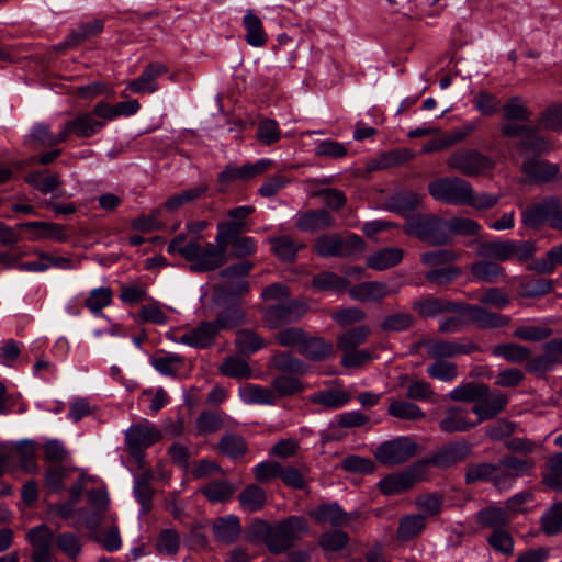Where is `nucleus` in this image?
<instances>
[{"label":"nucleus","instance_id":"nucleus-7","mask_svg":"<svg viewBox=\"0 0 562 562\" xmlns=\"http://www.w3.org/2000/svg\"><path fill=\"white\" fill-rule=\"evenodd\" d=\"M364 240L355 234L341 237L338 234L321 235L314 251L321 257H351L364 250Z\"/></svg>","mask_w":562,"mask_h":562},{"label":"nucleus","instance_id":"nucleus-46","mask_svg":"<svg viewBox=\"0 0 562 562\" xmlns=\"http://www.w3.org/2000/svg\"><path fill=\"white\" fill-rule=\"evenodd\" d=\"M207 190L209 186L206 183H200L194 188L182 190L169 196L164 205L169 211H176L187 203L199 200Z\"/></svg>","mask_w":562,"mask_h":562},{"label":"nucleus","instance_id":"nucleus-63","mask_svg":"<svg viewBox=\"0 0 562 562\" xmlns=\"http://www.w3.org/2000/svg\"><path fill=\"white\" fill-rule=\"evenodd\" d=\"M153 367L161 374L176 376L183 368L184 360L177 355H167L161 357H154L151 360Z\"/></svg>","mask_w":562,"mask_h":562},{"label":"nucleus","instance_id":"nucleus-50","mask_svg":"<svg viewBox=\"0 0 562 562\" xmlns=\"http://www.w3.org/2000/svg\"><path fill=\"white\" fill-rule=\"evenodd\" d=\"M312 285L319 291H345L349 281L331 271H323L312 279Z\"/></svg>","mask_w":562,"mask_h":562},{"label":"nucleus","instance_id":"nucleus-21","mask_svg":"<svg viewBox=\"0 0 562 562\" xmlns=\"http://www.w3.org/2000/svg\"><path fill=\"white\" fill-rule=\"evenodd\" d=\"M218 329L213 321L202 322L195 327L180 337V341L194 348L211 347L218 334Z\"/></svg>","mask_w":562,"mask_h":562},{"label":"nucleus","instance_id":"nucleus-20","mask_svg":"<svg viewBox=\"0 0 562 562\" xmlns=\"http://www.w3.org/2000/svg\"><path fill=\"white\" fill-rule=\"evenodd\" d=\"M295 226L307 233L329 229L335 226V218L327 210H311L300 214Z\"/></svg>","mask_w":562,"mask_h":562},{"label":"nucleus","instance_id":"nucleus-11","mask_svg":"<svg viewBox=\"0 0 562 562\" xmlns=\"http://www.w3.org/2000/svg\"><path fill=\"white\" fill-rule=\"evenodd\" d=\"M472 454V445L467 440L451 441L424 461L425 465H434L438 469H448L465 461Z\"/></svg>","mask_w":562,"mask_h":562},{"label":"nucleus","instance_id":"nucleus-52","mask_svg":"<svg viewBox=\"0 0 562 562\" xmlns=\"http://www.w3.org/2000/svg\"><path fill=\"white\" fill-rule=\"evenodd\" d=\"M245 314L240 305L232 304L222 310L213 323L216 325L218 331L227 330L237 327L244 321Z\"/></svg>","mask_w":562,"mask_h":562},{"label":"nucleus","instance_id":"nucleus-24","mask_svg":"<svg viewBox=\"0 0 562 562\" xmlns=\"http://www.w3.org/2000/svg\"><path fill=\"white\" fill-rule=\"evenodd\" d=\"M140 108L137 100L122 101L116 104H110L105 101H100L94 105V113L105 121L115 120L119 116H130L135 114Z\"/></svg>","mask_w":562,"mask_h":562},{"label":"nucleus","instance_id":"nucleus-42","mask_svg":"<svg viewBox=\"0 0 562 562\" xmlns=\"http://www.w3.org/2000/svg\"><path fill=\"white\" fill-rule=\"evenodd\" d=\"M558 266H562V244L552 247L543 258L533 260L527 269L538 274H550Z\"/></svg>","mask_w":562,"mask_h":562},{"label":"nucleus","instance_id":"nucleus-28","mask_svg":"<svg viewBox=\"0 0 562 562\" xmlns=\"http://www.w3.org/2000/svg\"><path fill=\"white\" fill-rule=\"evenodd\" d=\"M333 344L322 337H310L307 334L299 348V353L311 361H323L333 352Z\"/></svg>","mask_w":562,"mask_h":562},{"label":"nucleus","instance_id":"nucleus-19","mask_svg":"<svg viewBox=\"0 0 562 562\" xmlns=\"http://www.w3.org/2000/svg\"><path fill=\"white\" fill-rule=\"evenodd\" d=\"M166 72H168V68L165 65L150 63L138 78L127 83L126 90L133 93H153L158 89L156 79Z\"/></svg>","mask_w":562,"mask_h":562},{"label":"nucleus","instance_id":"nucleus-27","mask_svg":"<svg viewBox=\"0 0 562 562\" xmlns=\"http://www.w3.org/2000/svg\"><path fill=\"white\" fill-rule=\"evenodd\" d=\"M404 257V250L396 247L383 248L371 254L366 263L369 268L383 271L398 265Z\"/></svg>","mask_w":562,"mask_h":562},{"label":"nucleus","instance_id":"nucleus-9","mask_svg":"<svg viewBox=\"0 0 562 562\" xmlns=\"http://www.w3.org/2000/svg\"><path fill=\"white\" fill-rule=\"evenodd\" d=\"M307 310L308 306L305 302L288 300L267 306L262 312V317L270 328L277 329L300 321Z\"/></svg>","mask_w":562,"mask_h":562},{"label":"nucleus","instance_id":"nucleus-4","mask_svg":"<svg viewBox=\"0 0 562 562\" xmlns=\"http://www.w3.org/2000/svg\"><path fill=\"white\" fill-rule=\"evenodd\" d=\"M307 532L308 526L304 517L290 516L271 526L266 546L271 553L279 554L292 548L295 541Z\"/></svg>","mask_w":562,"mask_h":562},{"label":"nucleus","instance_id":"nucleus-32","mask_svg":"<svg viewBox=\"0 0 562 562\" xmlns=\"http://www.w3.org/2000/svg\"><path fill=\"white\" fill-rule=\"evenodd\" d=\"M516 147L522 155L535 156L549 154L553 148L551 142L539 135L535 127L516 144Z\"/></svg>","mask_w":562,"mask_h":562},{"label":"nucleus","instance_id":"nucleus-5","mask_svg":"<svg viewBox=\"0 0 562 562\" xmlns=\"http://www.w3.org/2000/svg\"><path fill=\"white\" fill-rule=\"evenodd\" d=\"M162 439V432L147 420L131 426L125 432V446L130 456L144 465L145 450Z\"/></svg>","mask_w":562,"mask_h":562},{"label":"nucleus","instance_id":"nucleus-23","mask_svg":"<svg viewBox=\"0 0 562 562\" xmlns=\"http://www.w3.org/2000/svg\"><path fill=\"white\" fill-rule=\"evenodd\" d=\"M65 142L63 130L58 134H54L44 123L36 124L25 138V145L31 148L55 147Z\"/></svg>","mask_w":562,"mask_h":562},{"label":"nucleus","instance_id":"nucleus-29","mask_svg":"<svg viewBox=\"0 0 562 562\" xmlns=\"http://www.w3.org/2000/svg\"><path fill=\"white\" fill-rule=\"evenodd\" d=\"M151 470H146L138 474L135 479L134 495L142 506V513L148 514L153 507V496L155 491L151 486L153 481Z\"/></svg>","mask_w":562,"mask_h":562},{"label":"nucleus","instance_id":"nucleus-49","mask_svg":"<svg viewBox=\"0 0 562 562\" xmlns=\"http://www.w3.org/2000/svg\"><path fill=\"white\" fill-rule=\"evenodd\" d=\"M509 520L507 512L499 507H487L477 514L479 524L493 530L504 529Z\"/></svg>","mask_w":562,"mask_h":562},{"label":"nucleus","instance_id":"nucleus-55","mask_svg":"<svg viewBox=\"0 0 562 562\" xmlns=\"http://www.w3.org/2000/svg\"><path fill=\"white\" fill-rule=\"evenodd\" d=\"M494 463L479 462L470 463L465 468L464 480L471 485L482 481H491L494 484Z\"/></svg>","mask_w":562,"mask_h":562},{"label":"nucleus","instance_id":"nucleus-56","mask_svg":"<svg viewBox=\"0 0 562 562\" xmlns=\"http://www.w3.org/2000/svg\"><path fill=\"white\" fill-rule=\"evenodd\" d=\"M389 414L393 417L407 420H420L425 418V413L418 405L406 401L391 402Z\"/></svg>","mask_w":562,"mask_h":562},{"label":"nucleus","instance_id":"nucleus-38","mask_svg":"<svg viewBox=\"0 0 562 562\" xmlns=\"http://www.w3.org/2000/svg\"><path fill=\"white\" fill-rule=\"evenodd\" d=\"M271 367L278 371L303 375L307 372V364L289 352L277 351L270 360Z\"/></svg>","mask_w":562,"mask_h":562},{"label":"nucleus","instance_id":"nucleus-2","mask_svg":"<svg viewBox=\"0 0 562 562\" xmlns=\"http://www.w3.org/2000/svg\"><path fill=\"white\" fill-rule=\"evenodd\" d=\"M413 310L422 317H435L443 313H460L470 323L480 329L506 327L510 324L507 315L490 312L482 305L459 303L439 297L428 296L413 303Z\"/></svg>","mask_w":562,"mask_h":562},{"label":"nucleus","instance_id":"nucleus-30","mask_svg":"<svg viewBox=\"0 0 562 562\" xmlns=\"http://www.w3.org/2000/svg\"><path fill=\"white\" fill-rule=\"evenodd\" d=\"M255 212L251 205L238 206L227 212L228 220L217 224V232H227L234 229L235 232H248L250 229L247 223V217Z\"/></svg>","mask_w":562,"mask_h":562},{"label":"nucleus","instance_id":"nucleus-10","mask_svg":"<svg viewBox=\"0 0 562 562\" xmlns=\"http://www.w3.org/2000/svg\"><path fill=\"white\" fill-rule=\"evenodd\" d=\"M494 486L505 488L517 477L527 474L535 467L531 458H517L512 454L504 456L497 463H494Z\"/></svg>","mask_w":562,"mask_h":562},{"label":"nucleus","instance_id":"nucleus-61","mask_svg":"<svg viewBox=\"0 0 562 562\" xmlns=\"http://www.w3.org/2000/svg\"><path fill=\"white\" fill-rule=\"evenodd\" d=\"M427 374L435 380L451 382L458 376V366L447 360H435L428 366Z\"/></svg>","mask_w":562,"mask_h":562},{"label":"nucleus","instance_id":"nucleus-58","mask_svg":"<svg viewBox=\"0 0 562 562\" xmlns=\"http://www.w3.org/2000/svg\"><path fill=\"white\" fill-rule=\"evenodd\" d=\"M553 290L551 280L532 278L521 282L519 294L522 297H538L550 293Z\"/></svg>","mask_w":562,"mask_h":562},{"label":"nucleus","instance_id":"nucleus-26","mask_svg":"<svg viewBox=\"0 0 562 562\" xmlns=\"http://www.w3.org/2000/svg\"><path fill=\"white\" fill-rule=\"evenodd\" d=\"M20 229H36L33 239H53L56 241H66L68 235L65 226L50 222H26L19 224Z\"/></svg>","mask_w":562,"mask_h":562},{"label":"nucleus","instance_id":"nucleus-48","mask_svg":"<svg viewBox=\"0 0 562 562\" xmlns=\"http://www.w3.org/2000/svg\"><path fill=\"white\" fill-rule=\"evenodd\" d=\"M241 400L247 404H274V392L257 384H246L239 390Z\"/></svg>","mask_w":562,"mask_h":562},{"label":"nucleus","instance_id":"nucleus-15","mask_svg":"<svg viewBox=\"0 0 562 562\" xmlns=\"http://www.w3.org/2000/svg\"><path fill=\"white\" fill-rule=\"evenodd\" d=\"M105 126V120H102L94 113V108L91 112H80L72 120L65 123L63 131L66 140L70 135L79 138H89L97 134Z\"/></svg>","mask_w":562,"mask_h":562},{"label":"nucleus","instance_id":"nucleus-22","mask_svg":"<svg viewBox=\"0 0 562 562\" xmlns=\"http://www.w3.org/2000/svg\"><path fill=\"white\" fill-rule=\"evenodd\" d=\"M392 293H396V290L391 291L386 283L380 281H366L349 290L350 297L360 302H380Z\"/></svg>","mask_w":562,"mask_h":562},{"label":"nucleus","instance_id":"nucleus-40","mask_svg":"<svg viewBox=\"0 0 562 562\" xmlns=\"http://www.w3.org/2000/svg\"><path fill=\"white\" fill-rule=\"evenodd\" d=\"M512 240L484 241L477 247V256L493 261L510 260Z\"/></svg>","mask_w":562,"mask_h":562},{"label":"nucleus","instance_id":"nucleus-33","mask_svg":"<svg viewBox=\"0 0 562 562\" xmlns=\"http://www.w3.org/2000/svg\"><path fill=\"white\" fill-rule=\"evenodd\" d=\"M416 480L412 472H402L387 475L380 481V491L385 495H397L412 488Z\"/></svg>","mask_w":562,"mask_h":562},{"label":"nucleus","instance_id":"nucleus-60","mask_svg":"<svg viewBox=\"0 0 562 562\" xmlns=\"http://www.w3.org/2000/svg\"><path fill=\"white\" fill-rule=\"evenodd\" d=\"M224 426L223 417L213 411H203L196 417L195 427L200 435L212 434L221 430Z\"/></svg>","mask_w":562,"mask_h":562},{"label":"nucleus","instance_id":"nucleus-53","mask_svg":"<svg viewBox=\"0 0 562 562\" xmlns=\"http://www.w3.org/2000/svg\"><path fill=\"white\" fill-rule=\"evenodd\" d=\"M426 518L424 515H407L400 520L397 538L408 541L419 535L424 528Z\"/></svg>","mask_w":562,"mask_h":562},{"label":"nucleus","instance_id":"nucleus-6","mask_svg":"<svg viewBox=\"0 0 562 562\" xmlns=\"http://www.w3.org/2000/svg\"><path fill=\"white\" fill-rule=\"evenodd\" d=\"M447 167L467 177H476L495 168V161L472 148H459L452 151L447 160Z\"/></svg>","mask_w":562,"mask_h":562},{"label":"nucleus","instance_id":"nucleus-62","mask_svg":"<svg viewBox=\"0 0 562 562\" xmlns=\"http://www.w3.org/2000/svg\"><path fill=\"white\" fill-rule=\"evenodd\" d=\"M503 117L507 121L531 122V112L518 97L510 98L502 108Z\"/></svg>","mask_w":562,"mask_h":562},{"label":"nucleus","instance_id":"nucleus-44","mask_svg":"<svg viewBox=\"0 0 562 562\" xmlns=\"http://www.w3.org/2000/svg\"><path fill=\"white\" fill-rule=\"evenodd\" d=\"M492 353L504 358L510 363L527 362L531 357V350L528 347L514 342L496 345L493 347Z\"/></svg>","mask_w":562,"mask_h":562},{"label":"nucleus","instance_id":"nucleus-45","mask_svg":"<svg viewBox=\"0 0 562 562\" xmlns=\"http://www.w3.org/2000/svg\"><path fill=\"white\" fill-rule=\"evenodd\" d=\"M246 29V42L254 47H261L267 43L268 36L263 30L262 22L258 15L248 12L244 16Z\"/></svg>","mask_w":562,"mask_h":562},{"label":"nucleus","instance_id":"nucleus-13","mask_svg":"<svg viewBox=\"0 0 562 562\" xmlns=\"http://www.w3.org/2000/svg\"><path fill=\"white\" fill-rule=\"evenodd\" d=\"M420 345L426 347L428 358L434 360L456 358L480 349L477 345L470 340L457 342L443 339H429L422 341Z\"/></svg>","mask_w":562,"mask_h":562},{"label":"nucleus","instance_id":"nucleus-34","mask_svg":"<svg viewBox=\"0 0 562 562\" xmlns=\"http://www.w3.org/2000/svg\"><path fill=\"white\" fill-rule=\"evenodd\" d=\"M217 451L233 460L243 458L248 451L245 438L237 434H225L217 442Z\"/></svg>","mask_w":562,"mask_h":562},{"label":"nucleus","instance_id":"nucleus-17","mask_svg":"<svg viewBox=\"0 0 562 562\" xmlns=\"http://www.w3.org/2000/svg\"><path fill=\"white\" fill-rule=\"evenodd\" d=\"M521 171L532 183H549L560 176V166L548 160L527 157L521 165Z\"/></svg>","mask_w":562,"mask_h":562},{"label":"nucleus","instance_id":"nucleus-18","mask_svg":"<svg viewBox=\"0 0 562 562\" xmlns=\"http://www.w3.org/2000/svg\"><path fill=\"white\" fill-rule=\"evenodd\" d=\"M508 396L499 391L491 392L487 385L486 395L482 396L472 412L477 416L479 424L495 418L507 406Z\"/></svg>","mask_w":562,"mask_h":562},{"label":"nucleus","instance_id":"nucleus-31","mask_svg":"<svg viewBox=\"0 0 562 562\" xmlns=\"http://www.w3.org/2000/svg\"><path fill=\"white\" fill-rule=\"evenodd\" d=\"M213 531L217 540L232 543L239 537L241 526L238 517L229 515L216 518L213 522Z\"/></svg>","mask_w":562,"mask_h":562},{"label":"nucleus","instance_id":"nucleus-59","mask_svg":"<svg viewBox=\"0 0 562 562\" xmlns=\"http://www.w3.org/2000/svg\"><path fill=\"white\" fill-rule=\"evenodd\" d=\"M454 235L460 236H476L481 231V225L471 218L468 217H452L449 221H446V231Z\"/></svg>","mask_w":562,"mask_h":562},{"label":"nucleus","instance_id":"nucleus-25","mask_svg":"<svg viewBox=\"0 0 562 562\" xmlns=\"http://www.w3.org/2000/svg\"><path fill=\"white\" fill-rule=\"evenodd\" d=\"M469 270L474 279L486 283H495L506 277L505 269L502 266L486 258L471 263Z\"/></svg>","mask_w":562,"mask_h":562},{"label":"nucleus","instance_id":"nucleus-51","mask_svg":"<svg viewBox=\"0 0 562 562\" xmlns=\"http://www.w3.org/2000/svg\"><path fill=\"white\" fill-rule=\"evenodd\" d=\"M273 252L278 258L285 262H293L296 258L297 251L304 247L302 244H296L289 236L274 237L270 239Z\"/></svg>","mask_w":562,"mask_h":562},{"label":"nucleus","instance_id":"nucleus-16","mask_svg":"<svg viewBox=\"0 0 562 562\" xmlns=\"http://www.w3.org/2000/svg\"><path fill=\"white\" fill-rule=\"evenodd\" d=\"M557 207V196L550 195L540 202L532 203L525 207L521 213V222L529 228L538 229L547 222L550 223L553 209Z\"/></svg>","mask_w":562,"mask_h":562},{"label":"nucleus","instance_id":"nucleus-36","mask_svg":"<svg viewBox=\"0 0 562 562\" xmlns=\"http://www.w3.org/2000/svg\"><path fill=\"white\" fill-rule=\"evenodd\" d=\"M238 501L244 510L255 513L266 505L267 493L261 486L249 484L239 493Z\"/></svg>","mask_w":562,"mask_h":562},{"label":"nucleus","instance_id":"nucleus-1","mask_svg":"<svg viewBox=\"0 0 562 562\" xmlns=\"http://www.w3.org/2000/svg\"><path fill=\"white\" fill-rule=\"evenodd\" d=\"M245 232H217L215 243H201L200 236L189 238L187 234L176 235L168 244L170 255H179L189 262L192 272H211L223 267L228 258L241 259L257 250L256 240Z\"/></svg>","mask_w":562,"mask_h":562},{"label":"nucleus","instance_id":"nucleus-12","mask_svg":"<svg viewBox=\"0 0 562 562\" xmlns=\"http://www.w3.org/2000/svg\"><path fill=\"white\" fill-rule=\"evenodd\" d=\"M416 449L415 442L406 437H401L380 445L375 458L383 464H401L414 457Z\"/></svg>","mask_w":562,"mask_h":562},{"label":"nucleus","instance_id":"nucleus-39","mask_svg":"<svg viewBox=\"0 0 562 562\" xmlns=\"http://www.w3.org/2000/svg\"><path fill=\"white\" fill-rule=\"evenodd\" d=\"M317 522H329L334 527L347 525L350 519L337 504L321 505L311 513Z\"/></svg>","mask_w":562,"mask_h":562},{"label":"nucleus","instance_id":"nucleus-8","mask_svg":"<svg viewBox=\"0 0 562 562\" xmlns=\"http://www.w3.org/2000/svg\"><path fill=\"white\" fill-rule=\"evenodd\" d=\"M471 183L460 177H442L429 182L428 191L436 201L450 205H465Z\"/></svg>","mask_w":562,"mask_h":562},{"label":"nucleus","instance_id":"nucleus-47","mask_svg":"<svg viewBox=\"0 0 562 562\" xmlns=\"http://www.w3.org/2000/svg\"><path fill=\"white\" fill-rule=\"evenodd\" d=\"M235 345L238 353L243 356H250L267 346L263 338L250 329L238 330Z\"/></svg>","mask_w":562,"mask_h":562},{"label":"nucleus","instance_id":"nucleus-64","mask_svg":"<svg viewBox=\"0 0 562 562\" xmlns=\"http://www.w3.org/2000/svg\"><path fill=\"white\" fill-rule=\"evenodd\" d=\"M541 526L547 535H555L562 528V502L554 503L542 516Z\"/></svg>","mask_w":562,"mask_h":562},{"label":"nucleus","instance_id":"nucleus-57","mask_svg":"<svg viewBox=\"0 0 562 562\" xmlns=\"http://www.w3.org/2000/svg\"><path fill=\"white\" fill-rule=\"evenodd\" d=\"M220 372L228 378L234 379H248L251 376L252 371L249 364L239 358L227 357L220 367Z\"/></svg>","mask_w":562,"mask_h":562},{"label":"nucleus","instance_id":"nucleus-43","mask_svg":"<svg viewBox=\"0 0 562 562\" xmlns=\"http://www.w3.org/2000/svg\"><path fill=\"white\" fill-rule=\"evenodd\" d=\"M235 491L234 484L227 480H214L201 490L211 503H226L232 498Z\"/></svg>","mask_w":562,"mask_h":562},{"label":"nucleus","instance_id":"nucleus-3","mask_svg":"<svg viewBox=\"0 0 562 562\" xmlns=\"http://www.w3.org/2000/svg\"><path fill=\"white\" fill-rule=\"evenodd\" d=\"M403 231L430 246H442L450 241L446 221L434 214H416L407 218Z\"/></svg>","mask_w":562,"mask_h":562},{"label":"nucleus","instance_id":"nucleus-54","mask_svg":"<svg viewBox=\"0 0 562 562\" xmlns=\"http://www.w3.org/2000/svg\"><path fill=\"white\" fill-rule=\"evenodd\" d=\"M371 329L367 325L355 327L341 334L337 338V348L342 350L356 349L369 337Z\"/></svg>","mask_w":562,"mask_h":562},{"label":"nucleus","instance_id":"nucleus-37","mask_svg":"<svg viewBox=\"0 0 562 562\" xmlns=\"http://www.w3.org/2000/svg\"><path fill=\"white\" fill-rule=\"evenodd\" d=\"M420 202V194L413 191H402L390 196L385 207L391 212L404 215L417 207Z\"/></svg>","mask_w":562,"mask_h":562},{"label":"nucleus","instance_id":"nucleus-14","mask_svg":"<svg viewBox=\"0 0 562 562\" xmlns=\"http://www.w3.org/2000/svg\"><path fill=\"white\" fill-rule=\"evenodd\" d=\"M479 425L477 420L471 419V412L460 405H452L443 411L438 428L445 434L468 432Z\"/></svg>","mask_w":562,"mask_h":562},{"label":"nucleus","instance_id":"nucleus-35","mask_svg":"<svg viewBox=\"0 0 562 562\" xmlns=\"http://www.w3.org/2000/svg\"><path fill=\"white\" fill-rule=\"evenodd\" d=\"M351 396L345 390L330 389L316 392L310 396V402L328 409H336L349 403Z\"/></svg>","mask_w":562,"mask_h":562},{"label":"nucleus","instance_id":"nucleus-41","mask_svg":"<svg viewBox=\"0 0 562 562\" xmlns=\"http://www.w3.org/2000/svg\"><path fill=\"white\" fill-rule=\"evenodd\" d=\"M486 384L469 382L453 389L449 396L454 402L474 403L476 405L481 397L486 395Z\"/></svg>","mask_w":562,"mask_h":562}]
</instances>
